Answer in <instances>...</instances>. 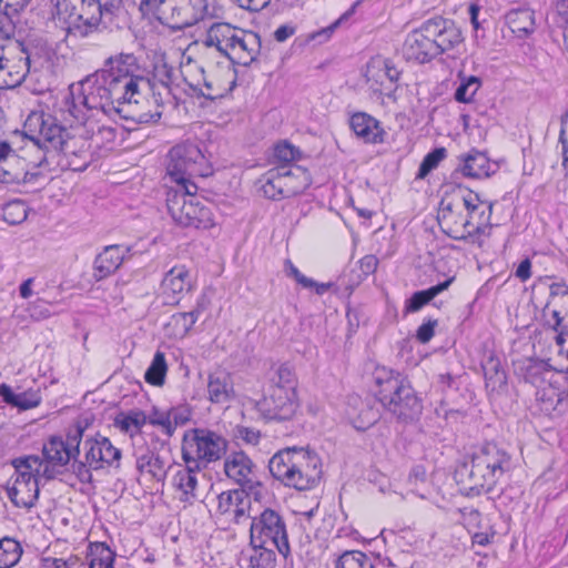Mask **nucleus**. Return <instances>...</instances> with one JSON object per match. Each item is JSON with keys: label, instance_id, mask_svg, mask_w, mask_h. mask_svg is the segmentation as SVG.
Segmentation results:
<instances>
[{"label": "nucleus", "instance_id": "1", "mask_svg": "<svg viewBox=\"0 0 568 568\" xmlns=\"http://www.w3.org/2000/svg\"><path fill=\"white\" fill-rule=\"evenodd\" d=\"M234 63L219 51H207L196 58L182 55L181 73L190 87L200 90L203 95L215 99L229 93L235 85Z\"/></svg>", "mask_w": 568, "mask_h": 568}, {"label": "nucleus", "instance_id": "2", "mask_svg": "<svg viewBox=\"0 0 568 568\" xmlns=\"http://www.w3.org/2000/svg\"><path fill=\"white\" fill-rule=\"evenodd\" d=\"M485 203L478 194L458 189L446 194L439 206L438 223L454 239H464L478 232L485 224Z\"/></svg>", "mask_w": 568, "mask_h": 568}, {"label": "nucleus", "instance_id": "3", "mask_svg": "<svg viewBox=\"0 0 568 568\" xmlns=\"http://www.w3.org/2000/svg\"><path fill=\"white\" fill-rule=\"evenodd\" d=\"M57 119L42 111L31 112L24 122L23 153L34 166L45 160V152H59L69 138Z\"/></svg>", "mask_w": 568, "mask_h": 568}, {"label": "nucleus", "instance_id": "4", "mask_svg": "<svg viewBox=\"0 0 568 568\" xmlns=\"http://www.w3.org/2000/svg\"><path fill=\"white\" fill-rule=\"evenodd\" d=\"M374 381L379 402L398 419L412 420L420 414L422 402L407 377L383 366L375 369Z\"/></svg>", "mask_w": 568, "mask_h": 568}, {"label": "nucleus", "instance_id": "5", "mask_svg": "<svg viewBox=\"0 0 568 568\" xmlns=\"http://www.w3.org/2000/svg\"><path fill=\"white\" fill-rule=\"evenodd\" d=\"M268 467L275 478L300 490L312 488L321 477L320 458L304 449L278 452Z\"/></svg>", "mask_w": 568, "mask_h": 568}, {"label": "nucleus", "instance_id": "6", "mask_svg": "<svg viewBox=\"0 0 568 568\" xmlns=\"http://www.w3.org/2000/svg\"><path fill=\"white\" fill-rule=\"evenodd\" d=\"M120 100L114 95L112 85L97 73L70 85L65 108L77 121L82 122L90 110H101L106 114L115 112Z\"/></svg>", "mask_w": 568, "mask_h": 568}, {"label": "nucleus", "instance_id": "7", "mask_svg": "<svg viewBox=\"0 0 568 568\" xmlns=\"http://www.w3.org/2000/svg\"><path fill=\"white\" fill-rule=\"evenodd\" d=\"M13 466L16 473L8 496L14 506L30 509L39 498L40 479L52 478V470L36 455L14 459Z\"/></svg>", "mask_w": 568, "mask_h": 568}, {"label": "nucleus", "instance_id": "8", "mask_svg": "<svg viewBox=\"0 0 568 568\" xmlns=\"http://www.w3.org/2000/svg\"><path fill=\"white\" fill-rule=\"evenodd\" d=\"M140 10L172 29H182L205 17L209 0H141Z\"/></svg>", "mask_w": 568, "mask_h": 568}, {"label": "nucleus", "instance_id": "9", "mask_svg": "<svg viewBox=\"0 0 568 568\" xmlns=\"http://www.w3.org/2000/svg\"><path fill=\"white\" fill-rule=\"evenodd\" d=\"M195 184L171 187L168 192L166 205L173 221L181 226L209 230L215 226L214 214L194 195Z\"/></svg>", "mask_w": 568, "mask_h": 568}, {"label": "nucleus", "instance_id": "10", "mask_svg": "<svg viewBox=\"0 0 568 568\" xmlns=\"http://www.w3.org/2000/svg\"><path fill=\"white\" fill-rule=\"evenodd\" d=\"M118 99H126L130 92L141 94L150 90L149 81L140 74V69L132 54H120L108 60L100 72Z\"/></svg>", "mask_w": 568, "mask_h": 568}, {"label": "nucleus", "instance_id": "11", "mask_svg": "<svg viewBox=\"0 0 568 568\" xmlns=\"http://www.w3.org/2000/svg\"><path fill=\"white\" fill-rule=\"evenodd\" d=\"M296 378L285 366L277 371V381L272 384L260 403L261 410L270 418L288 419L297 407Z\"/></svg>", "mask_w": 568, "mask_h": 568}, {"label": "nucleus", "instance_id": "12", "mask_svg": "<svg viewBox=\"0 0 568 568\" xmlns=\"http://www.w3.org/2000/svg\"><path fill=\"white\" fill-rule=\"evenodd\" d=\"M168 158L166 173L169 179L176 184L175 187L193 184L192 178L209 174L206 159L195 144H178L171 149Z\"/></svg>", "mask_w": 568, "mask_h": 568}, {"label": "nucleus", "instance_id": "13", "mask_svg": "<svg viewBox=\"0 0 568 568\" xmlns=\"http://www.w3.org/2000/svg\"><path fill=\"white\" fill-rule=\"evenodd\" d=\"M508 455L495 444H485L471 457L469 480L471 488H490L504 474Z\"/></svg>", "mask_w": 568, "mask_h": 568}, {"label": "nucleus", "instance_id": "14", "mask_svg": "<svg viewBox=\"0 0 568 568\" xmlns=\"http://www.w3.org/2000/svg\"><path fill=\"white\" fill-rule=\"evenodd\" d=\"M226 449V442L219 435L194 429L186 433L182 442V458L185 464L200 468V463L217 460Z\"/></svg>", "mask_w": 568, "mask_h": 568}, {"label": "nucleus", "instance_id": "15", "mask_svg": "<svg viewBox=\"0 0 568 568\" xmlns=\"http://www.w3.org/2000/svg\"><path fill=\"white\" fill-rule=\"evenodd\" d=\"M251 517V545L277 547L282 554L288 550L285 525L276 511L264 508Z\"/></svg>", "mask_w": 568, "mask_h": 568}, {"label": "nucleus", "instance_id": "16", "mask_svg": "<svg viewBox=\"0 0 568 568\" xmlns=\"http://www.w3.org/2000/svg\"><path fill=\"white\" fill-rule=\"evenodd\" d=\"M120 457V450L108 438H91L84 442V460L74 463L73 468L81 481H90V468L101 469L112 466L119 463Z\"/></svg>", "mask_w": 568, "mask_h": 568}, {"label": "nucleus", "instance_id": "17", "mask_svg": "<svg viewBox=\"0 0 568 568\" xmlns=\"http://www.w3.org/2000/svg\"><path fill=\"white\" fill-rule=\"evenodd\" d=\"M68 33L85 37L98 30L102 18L101 4L98 0H65Z\"/></svg>", "mask_w": 568, "mask_h": 568}, {"label": "nucleus", "instance_id": "18", "mask_svg": "<svg viewBox=\"0 0 568 568\" xmlns=\"http://www.w3.org/2000/svg\"><path fill=\"white\" fill-rule=\"evenodd\" d=\"M236 34H241V29L224 22L214 23L207 29L201 42L189 44L184 51V59L196 58L210 50L227 55L233 41L236 40Z\"/></svg>", "mask_w": 568, "mask_h": 568}, {"label": "nucleus", "instance_id": "19", "mask_svg": "<svg viewBox=\"0 0 568 568\" xmlns=\"http://www.w3.org/2000/svg\"><path fill=\"white\" fill-rule=\"evenodd\" d=\"M399 74L400 72L388 60L376 57L366 65L365 80L373 93L392 98L397 89Z\"/></svg>", "mask_w": 568, "mask_h": 568}, {"label": "nucleus", "instance_id": "20", "mask_svg": "<svg viewBox=\"0 0 568 568\" xmlns=\"http://www.w3.org/2000/svg\"><path fill=\"white\" fill-rule=\"evenodd\" d=\"M146 93L148 91H142L141 94L130 92L126 99L119 101L115 113L136 123L158 121L161 116L160 106L154 100L148 98Z\"/></svg>", "mask_w": 568, "mask_h": 568}, {"label": "nucleus", "instance_id": "21", "mask_svg": "<svg viewBox=\"0 0 568 568\" xmlns=\"http://www.w3.org/2000/svg\"><path fill=\"white\" fill-rule=\"evenodd\" d=\"M82 438V429L77 427L69 432L67 439L63 440L61 437H51L42 448L44 460L52 470V477L54 476L55 466H64L70 459L79 453V445Z\"/></svg>", "mask_w": 568, "mask_h": 568}, {"label": "nucleus", "instance_id": "22", "mask_svg": "<svg viewBox=\"0 0 568 568\" xmlns=\"http://www.w3.org/2000/svg\"><path fill=\"white\" fill-rule=\"evenodd\" d=\"M23 145L19 153L11 150L6 142L0 144V182L4 184H19L28 182V166H34L26 160Z\"/></svg>", "mask_w": 568, "mask_h": 568}, {"label": "nucleus", "instance_id": "23", "mask_svg": "<svg viewBox=\"0 0 568 568\" xmlns=\"http://www.w3.org/2000/svg\"><path fill=\"white\" fill-rule=\"evenodd\" d=\"M193 276L185 265H175L168 271L161 282L160 291L166 304H176L193 288Z\"/></svg>", "mask_w": 568, "mask_h": 568}, {"label": "nucleus", "instance_id": "24", "mask_svg": "<svg viewBox=\"0 0 568 568\" xmlns=\"http://www.w3.org/2000/svg\"><path fill=\"white\" fill-rule=\"evenodd\" d=\"M425 29L426 22L406 37L403 51L407 60L425 63L438 55L434 37Z\"/></svg>", "mask_w": 568, "mask_h": 568}, {"label": "nucleus", "instance_id": "25", "mask_svg": "<svg viewBox=\"0 0 568 568\" xmlns=\"http://www.w3.org/2000/svg\"><path fill=\"white\" fill-rule=\"evenodd\" d=\"M426 31L433 34L438 54L456 49L463 42L459 28L453 21L435 18L426 21Z\"/></svg>", "mask_w": 568, "mask_h": 568}, {"label": "nucleus", "instance_id": "26", "mask_svg": "<svg viewBox=\"0 0 568 568\" xmlns=\"http://www.w3.org/2000/svg\"><path fill=\"white\" fill-rule=\"evenodd\" d=\"M217 511L226 515L233 521H239L244 516H252L258 508L250 505V498L245 497V490H227L217 496Z\"/></svg>", "mask_w": 568, "mask_h": 568}, {"label": "nucleus", "instance_id": "27", "mask_svg": "<svg viewBox=\"0 0 568 568\" xmlns=\"http://www.w3.org/2000/svg\"><path fill=\"white\" fill-rule=\"evenodd\" d=\"M200 468L193 464H186L185 467L179 466L172 477V486L175 497L184 503L192 504L197 497Z\"/></svg>", "mask_w": 568, "mask_h": 568}, {"label": "nucleus", "instance_id": "28", "mask_svg": "<svg viewBox=\"0 0 568 568\" xmlns=\"http://www.w3.org/2000/svg\"><path fill=\"white\" fill-rule=\"evenodd\" d=\"M224 473L230 479L242 487L252 486L256 478L255 466L243 452L231 453L226 456Z\"/></svg>", "mask_w": 568, "mask_h": 568}, {"label": "nucleus", "instance_id": "29", "mask_svg": "<svg viewBox=\"0 0 568 568\" xmlns=\"http://www.w3.org/2000/svg\"><path fill=\"white\" fill-rule=\"evenodd\" d=\"M91 145L82 136H69L59 152L63 153L72 171L84 170L91 161Z\"/></svg>", "mask_w": 568, "mask_h": 568}, {"label": "nucleus", "instance_id": "30", "mask_svg": "<svg viewBox=\"0 0 568 568\" xmlns=\"http://www.w3.org/2000/svg\"><path fill=\"white\" fill-rule=\"evenodd\" d=\"M233 378L225 371H216L207 378V398L213 404H227L235 398Z\"/></svg>", "mask_w": 568, "mask_h": 568}, {"label": "nucleus", "instance_id": "31", "mask_svg": "<svg viewBox=\"0 0 568 568\" xmlns=\"http://www.w3.org/2000/svg\"><path fill=\"white\" fill-rule=\"evenodd\" d=\"M565 376L552 373L551 371H545L541 382L545 385H539L536 393L537 398L544 403L545 409H556L557 406L568 397V393L559 389L560 379Z\"/></svg>", "mask_w": 568, "mask_h": 568}, {"label": "nucleus", "instance_id": "32", "mask_svg": "<svg viewBox=\"0 0 568 568\" xmlns=\"http://www.w3.org/2000/svg\"><path fill=\"white\" fill-rule=\"evenodd\" d=\"M458 170L466 178L484 179L490 176L495 171V164L483 152L471 150L459 158Z\"/></svg>", "mask_w": 568, "mask_h": 568}, {"label": "nucleus", "instance_id": "33", "mask_svg": "<svg viewBox=\"0 0 568 568\" xmlns=\"http://www.w3.org/2000/svg\"><path fill=\"white\" fill-rule=\"evenodd\" d=\"M258 47L260 42L255 33L241 30V34H236V40L233 41L226 57L232 63L247 65L255 59Z\"/></svg>", "mask_w": 568, "mask_h": 568}, {"label": "nucleus", "instance_id": "34", "mask_svg": "<svg viewBox=\"0 0 568 568\" xmlns=\"http://www.w3.org/2000/svg\"><path fill=\"white\" fill-rule=\"evenodd\" d=\"M351 128L354 133L365 142L378 143L383 141L384 130L379 122L364 112H357L351 118Z\"/></svg>", "mask_w": 568, "mask_h": 568}, {"label": "nucleus", "instance_id": "35", "mask_svg": "<svg viewBox=\"0 0 568 568\" xmlns=\"http://www.w3.org/2000/svg\"><path fill=\"white\" fill-rule=\"evenodd\" d=\"M123 262V250L119 245L106 246L94 261V277L102 280L115 272Z\"/></svg>", "mask_w": 568, "mask_h": 568}, {"label": "nucleus", "instance_id": "36", "mask_svg": "<svg viewBox=\"0 0 568 568\" xmlns=\"http://www.w3.org/2000/svg\"><path fill=\"white\" fill-rule=\"evenodd\" d=\"M0 396L7 404L23 410L34 408L41 402V397L37 390L29 389L23 393L16 394L10 386L6 384L0 385Z\"/></svg>", "mask_w": 568, "mask_h": 568}, {"label": "nucleus", "instance_id": "37", "mask_svg": "<svg viewBox=\"0 0 568 568\" xmlns=\"http://www.w3.org/2000/svg\"><path fill=\"white\" fill-rule=\"evenodd\" d=\"M206 308L205 301L197 302L191 312L179 313L172 316L169 326L173 328L175 337H184L199 320L200 314Z\"/></svg>", "mask_w": 568, "mask_h": 568}, {"label": "nucleus", "instance_id": "38", "mask_svg": "<svg viewBox=\"0 0 568 568\" xmlns=\"http://www.w3.org/2000/svg\"><path fill=\"white\" fill-rule=\"evenodd\" d=\"M264 196L276 200L278 197H288L294 195V187L282 182V176L277 168L268 171L264 183L262 184Z\"/></svg>", "mask_w": 568, "mask_h": 568}, {"label": "nucleus", "instance_id": "39", "mask_svg": "<svg viewBox=\"0 0 568 568\" xmlns=\"http://www.w3.org/2000/svg\"><path fill=\"white\" fill-rule=\"evenodd\" d=\"M507 23L511 31L519 37L527 36L534 31L535 17L529 9L513 10L506 16Z\"/></svg>", "mask_w": 568, "mask_h": 568}, {"label": "nucleus", "instance_id": "40", "mask_svg": "<svg viewBox=\"0 0 568 568\" xmlns=\"http://www.w3.org/2000/svg\"><path fill=\"white\" fill-rule=\"evenodd\" d=\"M377 558L358 550L345 551L335 561V568H378Z\"/></svg>", "mask_w": 568, "mask_h": 568}, {"label": "nucleus", "instance_id": "41", "mask_svg": "<svg viewBox=\"0 0 568 568\" xmlns=\"http://www.w3.org/2000/svg\"><path fill=\"white\" fill-rule=\"evenodd\" d=\"M252 548L247 555L248 568H274L276 561L277 547L267 545H251Z\"/></svg>", "mask_w": 568, "mask_h": 568}, {"label": "nucleus", "instance_id": "42", "mask_svg": "<svg viewBox=\"0 0 568 568\" xmlns=\"http://www.w3.org/2000/svg\"><path fill=\"white\" fill-rule=\"evenodd\" d=\"M136 468L146 479H159L164 473V465L159 456L152 452H144L136 458Z\"/></svg>", "mask_w": 568, "mask_h": 568}, {"label": "nucleus", "instance_id": "43", "mask_svg": "<svg viewBox=\"0 0 568 568\" xmlns=\"http://www.w3.org/2000/svg\"><path fill=\"white\" fill-rule=\"evenodd\" d=\"M453 278H449L438 285L432 286L428 290L419 291L413 294V296L406 302V312H417L424 305L429 303L435 296L444 292L452 284Z\"/></svg>", "mask_w": 568, "mask_h": 568}, {"label": "nucleus", "instance_id": "44", "mask_svg": "<svg viewBox=\"0 0 568 568\" xmlns=\"http://www.w3.org/2000/svg\"><path fill=\"white\" fill-rule=\"evenodd\" d=\"M277 170L282 176V182L294 187V195L308 186L307 173L301 166L282 165Z\"/></svg>", "mask_w": 568, "mask_h": 568}, {"label": "nucleus", "instance_id": "45", "mask_svg": "<svg viewBox=\"0 0 568 568\" xmlns=\"http://www.w3.org/2000/svg\"><path fill=\"white\" fill-rule=\"evenodd\" d=\"M148 423L145 413L139 409L120 414L115 419V425L124 433L131 436L139 434L142 427Z\"/></svg>", "mask_w": 568, "mask_h": 568}, {"label": "nucleus", "instance_id": "46", "mask_svg": "<svg viewBox=\"0 0 568 568\" xmlns=\"http://www.w3.org/2000/svg\"><path fill=\"white\" fill-rule=\"evenodd\" d=\"M88 558L89 568H113L114 552L102 542L89 546Z\"/></svg>", "mask_w": 568, "mask_h": 568}, {"label": "nucleus", "instance_id": "47", "mask_svg": "<svg viewBox=\"0 0 568 568\" xmlns=\"http://www.w3.org/2000/svg\"><path fill=\"white\" fill-rule=\"evenodd\" d=\"M459 85L455 91V100L460 103H470L474 100L477 91L481 87V81L475 75H465L463 72L458 73Z\"/></svg>", "mask_w": 568, "mask_h": 568}, {"label": "nucleus", "instance_id": "48", "mask_svg": "<svg viewBox=\"0 0 568 568\" xmlns=\"http://www.w3.org/2000/svg\"><path fill=\"white\" fill-rule=\"evenodd\" d=\"M168 373V364L165 355L162 352H156L151 365L145 372L144 379L148 384L153 386H162Z\"/></svg>", "mask_w": 568, "mask_h": 568}, {"label": "nucleus", "instance_id": "49", "mask_svg": "<svg viewBox=\"0 0 568 568\" xmlns=\"http://www.w3.org/2000/svg\"><path fill=\"white\" fill-rule=\"evenodd\" d=\"M22 549L20 544L11 538L0 540V568H11L20 559Z\"/></svg>", "mask_w": 568, "mask_h": 568}, {"label": "nucleus", "instance_id": "50", "mask_svg": "<svg viewBox=\"0 0 568 568\" xmlns=\"http://www.w3.org/2000/svg\"><path fill=\"white\" fill-rule=\"evenodd\" d=\"M354 402L359 404V413L358 415H354L353 413L348 412V418L356 429L365 430L374 425L377 420V412L357 398H355Z\"/></svg>", "mask_w": 568, "mask_h": 568}, {"label": "nucleus", "instance_id": "51", "mask_svg": "<svg viewBox=\"0 0 568 568\" xmlns=\"http://www.w3.org/2000/svg\"><path fill=\"white\" fill-rule=\"evenodd\" d=\"M2 216L9 224H20L28 216V207L26 203L20 200L8 202L2 209Z\"/></svg>", "mask_w": 568, "mask_h": 568}, {"label": "nucleus", "instance_id": "52", "mask_svg": "<svg viewBox=\"0 0 568 568\" xmlns=\"http://www.w3.org/2000/svg\"><path fill=\"white\" fill-rule=\"evenodd\" d=\"M39 568H87L85 564L75 555L68 557H43Z\"/></svg>", "mask_w": 568, "mask_h": 568}, {"label": "nucleus", "instance_id": "53", "mask_svg": "<svg viewBox=\"0 0 568 568\" xmlns=\"http://www.w3.org/2000/svg\"><path fill=\"white\" fill-rule=\"evenodd\" d=\"M243 489L245 490V497L247 499L250 498V505L258 508L257 514L261 513L270 497L267 489L262 486L256 478L255 481L252 483V486H244Z\"/></svg>", "mask_w": 568, "mask_h": 568}, {"label": "nucleus", "instance_id": "54", "mask_svg": "<svg viewBox=\"0 0 568 568\" xmlns=\"http://www.w3.org/2000/svg\"><path fill=\"white\" fill-rule=\"evenodd\" d=\"M445 156L446 151L443 148L428 153L419 166L418 178H425L430 171L437 168Z\"/></svg>", "mask_w": 568, "mask_h": 568}, {"label": "nucleus", "instance_id": "55", "mask_svg": "<svg viewBox=\"0 0 568 568\" xmlns=\"http://www.w3.org/2000/svg\"><path fill=\"white\" fill-rule=\"evenodd\" d=\"M146 416H148V422L151 425L161 428V430L165 435L172 436V426H171L170 416L168 414V410L154 409L150 415H146Z\"/></svg>", "mask_w": 568, "mask_h": 568}, {"label": "nucleus", "instance_id": "56", "mask_svg": "<svg viewBox=\"0 0 568 568\" xmlns=\"http://www.w3.org/2000/svg\"><path fill=\"white\" fill-rule=\"evenodd\" d=\"M274 156L282 162L290 163L297 156V150L288 143H280L274 150Z\"/></svg>", "mask_w": 568, "mask_h": 568}, {"label": "nucleus", "instance_id": "57", "mask_svg": "<svg viewBox=\"0 0 568 568\" xmlns=\"http://www.w3.org/2000/svg\"><path fill=\"white\" fill-rule=\"evenodd\" d=\"M168 414L170 416L172 434L175 432L176 427L185 425L190 419L189 412L183 408H172L168 410Z\"/></svg>", "mask_w": 568, "mask_h": 568}, {"label": "nucleus", "instance_id": "58", "mask_svg": "<svg viewBox=\"0 0 568 568\" xmlns=\"http://www.w3.org/2000/svg\"><path fill=\"white\" fill-rule=\"evenodd\" d=\"M235 437L247 444L256 445L260 439V433L251 428L239 427L235 432Z\"/></svg>", "mask_w": 568, "mask_h": 568}, {"label": "nucleus", "instance_id": "59", "mask_svg": "<svg viewBox=\"0 0 568 568\" xmlns=\"http://www.w3.org/2000/svg\"><path fill=\"white\" fill-rule=\"evenodd\" d=\"M294 280L305 288H315L317 294H323L328 290L327 284H317L312 278L303 275L301 272L298 273V276L294 277Z\"/></svg>", "mask_w": 568, "mask_h": 568}, {"label": "nucleus", "instance_id": "60", "mask_svg": "<svg viewBox=\"0 0 568 568\" xmlns=\"http://www.w3.org/2000/svg\"><path fill=\"white\" fill-rule=\"evenodd\" d=\"M294 280L305 288H315L317 294H323L328 290L327 284H317L312 278L303 275L301 272L298 273V276L294 277Z\"/></svg>", "mask_w": 568, "mask_h": 568}, {"label": "nucleus", "instance_id": "61", "mask_svg": "<svg viewBox=\"0 0 568 568\" xmlns=\"http://www.w3.org/2000/svg\"><path fill=\"white\" fill-rule=\"evenodd\" d=\"M239 7L250 11H260L264 9L271 0H234Z\"/></svg>", "mask_w": 568, "mask_h": 568}, {"label": "nucleus", "instance_id": "62", "mask_svg": "<svg viewBox=\"0 0 568 568\" xmlns=\"http://www.w3.org/2000/svg\"><path fill=\"white\" fill-rule=\"evenodd\" d=\"M435 325H436L435 322H428V323H425L422 326H419V328L417 331V338L422 343L429 342L432 339V337L434 336Z\"/></svg>", "mask_w": 568, "mask_h": 568}, {"label": "nucleus", "instance_id": "63", "mask_svg": "<svg viewBox=\"0 0 568 568\" xmlns=\"http://www.w3.org/2000/svg\"><path fill=\"white\" fill-rule=\"evenodd\" d=\"M378 261L374 255H366L359 261V266L363 273L372 274L377 268Z\"/></svg>", "mask_w": 568, "mask_h": 568}, {"label": "nucleus", "instance_id": "64", "mask_svg": "<svg viewBox=\"0 0 568 568\" xmlns=\"http://www.w3.org/2000/svg\"><path fill=\"white\" fill-rule=\"evenodd\" d=\"M516 276L525 282L531 276V262L528 258H525L520 262L516 270Z\"/></svg>", "mask_w": 568, "mask_h": 568}]
</instances>
